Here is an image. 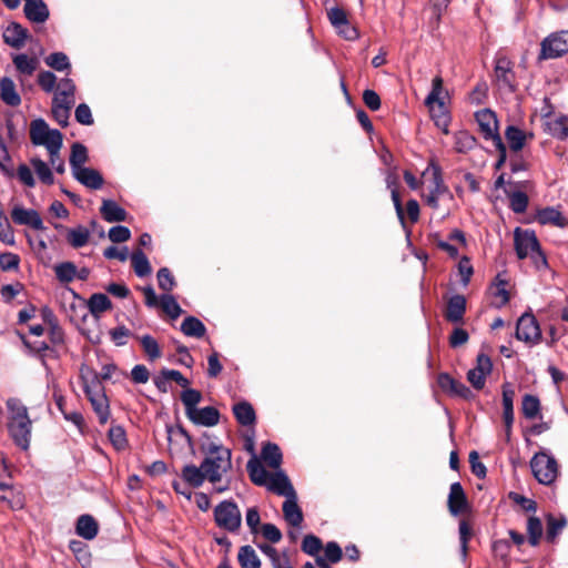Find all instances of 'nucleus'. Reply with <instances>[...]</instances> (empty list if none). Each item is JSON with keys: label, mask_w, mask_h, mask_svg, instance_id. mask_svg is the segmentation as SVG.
Instances as JSON below:
<instances>
[{"label": "nucleus", "mask_w": 568, "mask_h": 568, "mask_svg": "<svg viewBox=\"0 0 568 568\" xmlns=\"http://www.w3.org/2000/svg\"><path fill=\"white\" fill-rule=\"evenodd\" d=\"M458 532L460 541V554L463 558H466L468 550V541L471 537V529L465 520H462L459 523Z\"/></svg>", "instance_id": "bf43d9fd"}, {"label": "nucleus", "mask_w": 568, "mask_h": 568, "mask_svg": "<svg viewBox=\"0 0 568 568\" xmlns=\"http://www.w3.org/2000/svg\"><path fill=\"white\" fill-rule=\"evenodd\" d=\"M90 235L91 233L85 226L79 225L67 231V241L72 247L80 248L87 245Z\"/></svg>", "instance_id": "2f4dec72"}, {"label": "nucleus", "mask_w": 568, "mask_h": 568, "mask_svg": "<svg viewBox=\"0 0 568 568\" xmlns=\"http://www.w3.org/2000/svg\"><path fill=\"white\" fill-rule=\"evenodd\" d=\"M202 394L193 388H186L181 394V400L185 407L186 416H190L193 410L197 409L196 405L201 402Z\"/></svg>", "instance_id": "c03bdc74"}, {"label": "nucleus", "mask_w": 568, "mask_h": 568, "mask_svg": "<svg viewBox=\"0 0 568 568\" xmlns=\"http://www.w3.org/2000/svg\"><path fill=\"white\" fill-rule=\"evenodd\" d=\"M20 258L13 253H3L0 255V267L2 271H13L19 266Z\"/></svg>", "instance_id": "774afa93"}, {"label": "nucleus", "mask_w": 568, "mask_h": 568, "mask_svg": "<svg viewBox=\"0 0 568 568\" xmlns=\"http://www.w3.org/2000/svg\"><path fill=\"white\" fill-rule=\"evenodd\" d=\"M516 337L528 344L540 341L541 333L537 320L531 314H524L517 321Z\"/></svg>", "instance_id": "9b49d317"}, {"label": "nucleus", "mask_w": 568, "mask_h": 568, "mask_svg": "<svg viewBox=\"0 0 568 568\" xmlns=\"http://www.w3.org/2000/svg\"><path fill=\"white\" fill-rule=\"evenodd\" d=\"M131 237V232L126 226L116 225L109 230V239L113 243H122Z\"/></svg>", "instance_id": "e2e57ef3"}, {"label": "nucleus", "mask_w": 568, "mask_h": 568, "mask_svg": "<svg viewBox=\"0 0 568 568\" xmlns=\"http://www.w3.org/2000/svg\"><path fill=\"white\" fill-rule=\"evenodd\" d=\"M38 83L45 92H52L57 84V77L50 71H42L38 74Z\"/></svg>", "instance_id": "0e129e2a"}, {"label": "nucleus", "mask_w": 568, "mask_h": 568, "mask_svg": "<svg viewBox=\"0 0 568 568\" xmlns=\"http://www.w3.org/2000/svg\"><path fill=\"white\" fill-rule=\"evenodd\" d=\"M181 331L190 337H203L206 328L204 324L194 316L186 317L181 324Z\"/></svg>", "instance_id": "58836bf2"}, {"label": "nucleus", "mask_w": 568, "mask_h": 568, "mask_svg": "<svg viewBox=\"0 0 568 568\" xmlns=\"http://www.w3.org/2000/svg\"><path fill=\"white\" fill-rule=\"evenodd\" d=\"M74 91H75V85H74L73 81L69 78L62 79L58 83V91H57L53 100H57L58 102L63 101V102L74 103V101H73Z\"/></svg>", "instance_id": "79ce46f5"}, {"label": "nucleus", "mask_w": 568, "mask_h": 568, "mask_svg": "<svg viewBox=\"0 0 568 568\" xmlns=\"http://www.w3.org/2000/svg\"><path fill=\"white\" fill-rule=\"evenodd\" d=\"M31 164H32L36 173L38 174L39 179L43 183H45L48 185L53 184V182H54L53 174L44 161H42L41 159H32Z\"/></svg>", "instance_id": "3c124183"}, {"label": "nucleus", "mask_w": 568, "mask_h": 568, "mask_svg": "<svg viewBox=\"0 0 568 568\" xmlns=\"http://www.w3.org/2000/svg\"><path fill=\"white\" fill-rule=\"evenodd\" d=\"M494 71H495V78L501 87L508 88L509 90H514L513 64L508 58H506V57L497 58Z\"/></svg>", "instance_id": "dca6fc26"}, {"label": "nucleus", "mask_w": 568, "mask_h": 568, "mask_svg": "<svg viewBox=\"0 0 568 568\" xmlns=\"http://www.w3.org/2000/svg\"><path fill=\"white\" fill-rule=\"evenodd\" d=\"M201 452L204 454L202 469L211 484L222 481L223 475L232 468L231 450L221 444L209 442L201 445Z\"/></svg>", "instance_id": "f03ea898"}, {"label": "nucleus", "mask_w": 568, "mask_h": 568, "mask_svg": "<svg viewBox=\"0 0 568 568\" xmlns=\"http://www.w3.org/2000/svg\"><path fill=\"white\" fill-rule=\"evenodd\" d=\"M131 263L135 274L139 277H144L152 271L146 255L141 250H136L132 253Z\"/></svg>", "instance_id": "ea45409f"}, {"label": "nucleus", "mask_w": 568, "mask_h": 568, "mask_svg": "<svg viewBox=\"0 0 568 568\" xmlns=\"http://www.w3.org/2000/svg\"><path fill=\"white\" fill-rule=\"evenodd\" d=\"M26 17L34 23H43L49 18V9L43 0H28L24 4Z\"/></svg>", "instance_id": "aec40b11"}, {"label": "nucleus", "mask_w": 568, "mask_h": 568, "mask_svg": "<svg viewBox=\"0 0 568 568\" xmlns=\"http://www.w3.org/2000/svg\"><path fill=\"white\" fill-rule=\"evenodd\" d=\"M466 312V298L463 295H454L449 298L445 312V318L450 323H460Z\"/></svg>", "instance_id": "6ab92c4d"}, {"label": "nucleus", "mask_w": 568, "mask_h": 568, "mask_svg": "<svg viewBox=\"0 0 568 568\" xmlns=\"http://www.w3.org/2000/svg\"><path fill=\"white\" fill-rule=\"evenodd\" d=\"M0 98L9 106H18L21 103L20 94L17 91L16 83L9 77L0 79Z\"/></svg>", "instance_id": "5701e85b"}, {"label": "nucleus", "mask_w": 568, "mask_h": 568, "mask_svg": "<svg viewBox=\"0 0 568 568\" xmlns=\"http://www.w3.org/2000/svg\"><path fill=\"white\" fill-rule=\"evenodd\" d=\"M160 304L162 310L173 320L178 318L182 314V308L173 295L163 294L160 297Z\"/></svg>", "instance_id": "09e8293b"}, {"label": "nucleus", "mask_w": 568, "mask_h": 568, "mask_svg": "<svg viewBox=\"0 0 568 568\" xmlns=\"http://www.w3.org/2000/svg\"><path fill=\"white\" fill-rule=\"evenodd\" d=\"M72 102H63V101H52V114L55 121L62 125L65 126L68 124V120L70 116V110L72 108Z\"/></svg>", "instance_id": "37998d69"}, {"label": "nucleus", "mask_w": 568, "mask_h": 568, "mask_svg": "<svg viewBox=\"0 0 568 568\" xmlns=\"http://www.w3.org/2000/svg\"><path fill=\"white\" fill-rule=\"evenodd\" d=\"M283 515L285 520L293 527H300L303 523V513L297 505V496L288 497L283 503Z\"/></svg>", "instance_id": "b1692460"}, {"label": "nucleus", "mask_w": 568, "mask_h": 568, "mask_svg": "<svg viewBox=\"0 0 568 568\" xmlns=\"http://www.w3.org/2000/svg\"><path fill=\"white\" fill-rule=\"evenodd\" d=\"M140 343L150 361L153 362L161 357L162 353L154 337L151 335H143L140 337Z\"/></svg>", "instance_id": "49530a36"}, {"label": "nucleus", "mask_w": 568, "mask_h": 568, "mask_svg": "<svg viewBox=\"0 0 568 568\" xmlns=\"http://www.w3.org/2000/svg\"><path fill=\"white\" fill-rule=\"evenodd\" d=\"M247 471L251 480L256 485H265L267 479L270 480V474L264 469V467L256 460L251 459L247 463Z\"/></svg>", "instance_id": "a19ab883"}, {"label": "nucleus", "mask_w": 568, "mask_h": 568, "mask_svg": "<svg viewBox=\"0 0 568 568\" xmlns=\"http://www.w3.org/2000/svg\"><path fill=\"white\" fill-rule=\"evenodd\" d=\"M527 532L529 537V542L532 546L538 545L540 537L542 535V525L539 518L529 517L527 521Z\"/></svg>", "instance_id": "603ef678"}, {"label": "nucleus", "mask_w": 568, "mask_h": 568, "mask_svg": "<svg viewBox=\"0 0 568 568\" xmlns=\"http://www.w3.org/2000/svg\"><path fill=\"white\" fill-rule=\"evenodd\" d=\"M514 398L515 390L509 384L503 385V408H504V423L505 426L513 425L514 423Z\"/></svg>", "instance_id": "c756f323"}, {"label": "nucleus", "mask_w": 568, "mask_h": 568, "mask_svg": "<svg viewBox=\"0 0 568 568\" xmlns=\"http://www.w3.org/2000/svg\"><path fill=\"white\" fill-rule=\"evenodd\" d=\"M505 135L508 141L509 148L514 152H518L524 148L527 138H532L531 133L527 134L515 125H509L506 129Z\"/></svg>", "instance_id": "c85d7f7f"}, {"label": "nucleus", "mask_w": 568, "mask_h": 568, "mask_svg": "<svg viewBox=\"0 0 568 568\" xmlns=\"http://www.w3.org/2000/svg\"><path fill=\"white\" fill-rule=\"evenodd\" d=\"M11 219L18 225H28L37 231L44 230L42 219L36 210L17 205L11 211Z\"/></svg>", "instance_id": "4468645a"}, {"label": "nucleus", "mask_w": 568, "mask_h": 568, "mask_svg": "<svg viewBox=\"0 0 568 568\" xmlns=\"http://www.w3.org/2000/svg\"><path fill=\"white\" fill-rule=\"evenodd\" d=\"M491 369V359L485 354H479L476 366L467 373V379L474 388L481 389L485 385L486 376L490 374Z\"/></svg>", "instance_id": "ddd939ff"}, {"label": "nucleus", "mask_w": 568, "mask_h": 568, "mask_svg": "<svg viewBox=\"0 0 568 568\" xmlns=\"http://www.w3.org/2000/svg\"><path fill=\"white\" fill-rule=\"evenodd\" d=\"M237 559H239V562L242 568H260L261 567V560L257 557L253 547L250 545H245L240 548Z\"/></svg>", "instance_id": "c9c22d12"}, {"label": "nucleus", "mask_w": 568, "mask_h": 568, "mask_svg": "<svg viewBox=\"0 0 568 568\" xmlns=\"http://www.w3.org/2000/svg\"><path fill=\"white\" fill-rule=\"evenodd\" d=\"M475 118L485 140H491L493 143H496L497 139H501L498 133V121L493 111L489 109L480 110L476 112Z\"/></svg>", "instance_id": "f8f14e48"}, {"label": "nucleus", "mask_w": 568, "mask_h": 568, "mask_svg": "<svg viewBox=\"0 0 568 568\" xmlns=\"http://www.w3.org/2000/svg\"><path fill=\"white\" fill-rule=\"evenodd\" d=\"M75 530L80 537L91 540L98 535L99 526L91 515H81L78 518Z\"/></svg>", "instance_id": "bb28decb"}, {"label": "nucleus", "mask_w": 568, "mask_h": 568, "mask_svg": "<svg viewBox=\"0 0 568 568\" xmlns=\"http://www.w3.org/2000/svg\"><path fill=\"white\" fill-rule=\"evenodd\" d=\"M550 132L552 136L565 140L568 138V119L566 116H561L556 119L550 123Z\"/></svg>", "instance_id": "4d7b16f0"}, {"label": "nucleus", "mask_w": 568, "mask_h": 568, "mask_svg": "<svg viewBox=\"0 0 568 568\" xmlns=\"http://www.w3.org/2000/svg\"><path fill=\"white\" fill-rule=\"evenodd\" d=\"M429 169L433 171V183L428 194L424 195L426 204L433 210H439L442 204L445 206V212L442 219L450 214V203L454 202V196L448 187L444 184L440 168L430 162Z\"/></svg>", "instance_id": "39448f33"}, {"label": "nucleus", "mask_w": 568, "mask_h": 568, "mask_svg": "<svg viewBox=\"0 0 568 568\" xmlns=\"http://www.w3.org/2000/svg\"><path fill=\"white\" fill-rule=\"evenodd\" d=\"M13 64L17 71L24 75H32L39 67L38 58H30L24 53L13 57Z\"/></svg>", "instance_id": "473e14b6"}, {"label": "nucleus", "mask_w": 568, "mask_h": 568, "mask_svg": "<svg viewBox=\"0 0 568 568\" xmlns=\"http://www.w3.org/2000/svg\"><path fill=\"white\" fill-rule=\"evenodd\" d=\"M566 526L565 518H555L554 516H548L547 519V531L546 538L549 541H555L556 537L560 534V531Z\"/></svg>", "instance_id": "864d4df0"}, {"label": "nucleus", "mask_w": 568, "mask_h": 568, "mask_svg": "<svg viewBox=\"0 0 568 568\" xmlns=\"http://www.w3.org/2000/svg\"><path fill=\"white\" fill-rule=\"evenodd\" d=\"M507 282L498 275L495 282L494 295L499 300V306H504L509 302V294L506 290Z\"/></svg>", "instance_id": "69168bd1"}, {"label": "nucleus", "mask_w": 568, "mask_h": 568, "mask_svg": "<svg viewBox=\"0 0 568 568\" xmlns=\"http://www.w3.org/2000/svg\"><path fill=\"white\" fill-rule=\"evenodd\" d=\"M447 504L453 516H458L467 509V497L460 483L456 481L450 485Z\"/></svg>", "instance_id": "2eb2a0df"}, {"label": "nucleus", "mask_w": 568, "mask_h": 568, "mask_svg": "<svg viewBox=\"0 0 568 568\" xmlns=\"http://www.w3.org/2000/svg\"><path fill=\"white\" fill-rule=\"evenodd\" d=\"M454 141L455 150L458 153H466L469 150H471L476 144L475 138L466 131L457 132L454 135Z\"/></svg>", "instance_id": "a18cd8bd"}, {"label": "nucleus", "mask_w": 568, "mask_h": 568, "mask_svg": "<svg viewBox=\"0 0 568 568\" xmlns=\"http://www.w3.org/2000/svg\"><path fill=\"white\" fill-rule=\"evenodd\" d=\"M510 207L515 213H524L528 206V196L521 191H517L509 196Z\"/></svg>", "instance_id": "13d9d810"}, {"label": "nucleus", "mask_w": 568, "mask_h": 568, "mask_svg": "<svg viewBox=\"0 0 568 568\" xmlns=\"http://www.w3.org/2000/svg\"><path fill=\"white\" fill-rule=\"evenodd\" d=\"M74 115L75 120L83 125H91L93 123L91 110L85 103H81L77 106Z\"/></svg>", "instance_id": "338daca9"}, {"label": "nucleus", "mask_w": 568, "mask_h": 568, "mask_svg": "<svg viewBox=\"0 0 568 568\" xmlns=\"http://www.w3.org/2000/svg\"><path fill=\"white\" fill-rule=\"evenodd\" d=\"M8 410L7 429L12 442L22 450L30 446L32 434V420L30 419L27 406L16 397L6 402Z\"/></svg>", "instance_id": "f257e3e1"}, {"label": "nucleus", "mask_w": 568, "mask_h": 568, "mask_svg": "<svg viewBox=\"0 0 568 568\" xmlns=\"http://www.w3.org/2000/svg\"><path fill=\"white\" fill-rule=\"evenodd\" d=\"M568 52V31L554 32L540 43L538 60L557 59Z\"/></svg>", "instance_id": "1a4fd4ad"}, {"label": "nucleus", "mask_w": 568, "mask_h": 568, "mask_svg": "<svg viewBox=\"0 0 568 568\" xmlns=\"http://www.w3.org/2000/svg\"><path fill=\"white\" fill-rule=\"evenodd\" d=\"M30 139L36 145H43L50 154L51 165H55L62 146V134L59 130L50 129L43 119H36L30 125Z\"/></svg>", "instance_id": "7ed1b4c3"}, {"label": "nucleus", "mask_w": 568, "mask_h": 568, "mask_svg": "<svg viewBox=\"0 0 568 568\" xmlns=\"http://www.w3.org/2000/svg\"><path fill=\"white\" fill-rule=\"evenodd\" d=\"M187 418L195 425L212 427L219 424L220 413L215 407L206 406L193 410Z\"/></svg>", "instance_id": "f3484780"}, {"label": "nucleus", "mask_w": 568, "mask_h": 568, "mask_svg": "<svg viewBox=\"0 0 568 568\" xmlns=\"http://www.w3.org/2000/svg\"><path fill=\"white\" fill-rule=\"evenodd\" d=\"M159 287L165 292H171L175 286V280L169 268L162 267L158 272Z\"/></svg>", "instance_id": "052dcab7"}, {"label": "nucleus", "mask_w": 568, "mask_h": 568, "mask_svg": "<svg viewBox=\"0 0 568 568\" xmlns=\"http://www.w3.org/2000/svg\"><path fill=\"white\" fill-rule=\"evenodd\" d=\"M443 84H444V81L440 75H437L433 79L432 90H430L429 94L427 95L425 103L429 108L430 112L434 111V105L435 104L437 105L439 114L437 115L436 124L438 126L443 124L444 125L443 132L447 134L448 133L447 116L445 114V106H444V100H443V94H444L445 90H444Z\"/></svg>", "instance_id": "9d476101"}, {"label": "nucleus", "mask_w": 568, "mask_h": 568, "mask_svg": "<svg viewBox=\"0 0 568 568\" xmlns=\"http://www.w3.org/2000/svg\"><path fill=\"white\" fill-rule=\"evenodd\" d=\"M537 221L540 224H551L558 227L568 225V220L561 214L560 211L554 207H546L538 212Z\"/></svg>", "instance_id": "cd10ccee"}, {"label": "nucleus", "mask_w": 568, "mask_h": 568, "mask_svg": "<svg viewBox=\"0 0 568 568\" xmlns=\"http://www.w3.org/2000/svg\"><path fill=\"white\" fill-rule=\"evenodd\" d=\"M57 280L60 283H71L77 276V266L72 262H62L53 266Z\"/></svg>", "instance_id": "4c0bfd02"}, {"label": "nucleus", "mask_w": 568, "mask_h": 568, "mask_svg": "<svg viewBox=\"0 0 568 568\" xmlns=\"http://www.w3.org/2000/svg\"><path fill=\"white\" fill-rule=\"evenodd\" d=\"M0 240L9 245L14 244L13 231L10 226L8 217L3 214L0 209Z\"/></svg>", "instance_id": "6e6d98bb"}, {"label": "nucleus", "mask_w": 568, "mask_h": 568, "mask_svg": "<svg viewBox=\"0 0 568 568\" xmlns=\"http://www.w3.org/2000/svg\"><path fill=\"white\" fill-rule=\"evenodd\" d=\"M268 488L277 495L286 498L294 497L296 495L288 477L283 471H277L270 476Z\"/></svg>", "instance_id": "a211bd4d"}, {"label": "nucleus", "mask_w": 568, "mask_h": 568, "mask_svg": "<svg viewBox=\"0 0 568 568\" xmlns=\"http://www.w3.org/2000/svg\"><path fill=\"white\" fill-rule=\"evenodd\" d=\"M263 462L271 468L277 469L282 464V453L280 447L273 443H266L261 452Z\"/></svg>", "instance_id": "7c9ffc66"}, {"label": "nucleus", "mask_w": 568, "mask_h": 568, "mask_svg": "<svg viewBox=\"0 0 568 568\" xmlns=\"http://www.w3.org/2000/svg\"><path fill=\"white\" fill-rule=\"evenodd\" d=\"M83 390L99 419V423L104 425L110 419V404L104 393V387L101 384H97L93 387L89 384V381L82 375Z\"/></svg>", "instance_id": "0eeeda50"}, {"label": "nucleus", "mask_w": 568, "mask_h": 568, "mask_svg": "<svg viewBox=\"0 0 568 568\" xmlns=\"http://www.w3.org/2000/svg\"><path fill=\"white\" fill-rule=\"evenodd\" d=\"M233 413L235 415L236 420L243 426L254 424L256 418L252 405L247 402H241L235 404L233 407Z\"/></svg>", "instance_id": "72a5a7b5"}, {"label": "nucleus", "mask_w": 568, "mask_h": 568, "mask_svg": "<svg viewBox=\"0 0 568 568\" xmlns=\"http://www.w3.org/2000/svg\"><path fill=\"white\" fill-rule=\"evenodd\" d=\"M521 410L526 418H536L540 410L539 399L534 395H525L523 398Z\"/></svg>", "instance_id": "de8ad7c7"}, {"label": "nucleus", "mask_w": 568, "mask_h": 568, "mask_svg": "<svg viewBox=\"0 0 568 568\" xmlns=\"http://www.w3.org/2000/svg\"><path fill=\"white\" fill-rule=\"evenodd\" d=\"M530 467L536 479L544 485L554 483L558 475L556 459L546 453H537L531 458Z\"/></svg>", "instance_id": "6e6552de"}, {"label": "nucleus", "mask_w": 568, "mask_h": 568, "mask_svg": "<svg viewBox=\"0 0 568 568\" xmlns=\"http://www.w3.org/2000/svg\"><path fill=\"white\" fill-rule=\"evenodd\" d=\"M214 521L219 528L229 532H236L242 525V515L233 500H223L214 508Z\"/></svg>", "instance_id": "423d86ee"}, {"label": "nucleus", "mask_w": 568, "mask_h": 568, "mask_svg": "<svg viewBox=\"0 0 568 568\" xmlns=\"http://www.w3.org/2000/svg\"><path fill=\"white\" fill-rule=\"evenodd\" d=\"M72 174L77 181L89 189L98 190L103 185L102 175L94 169L82 168Z\"/></svg>", "instance_id": "393cba45"}, {"label": "nucleus", "mask_w": 568, "mask_h": 568, "mask_svg": "<svg viewBox=\"0 0 568 568\" xmlns=\"http://www.w3.org/2000/svg\"><path fill=\"white\" fill-rule=\"evenodd\" d=\"M515 250L520 260L530 257L537 268L546 267V256L540 251L539 242L534 231L517 227L514 233Z\"/></svg>", "instance_id": "20e7f679"}, {"label": "nucleus", "mask_w": 568, "mask_h": 568, "mask_svg": "<svg viewBox=\"0 0 568 568\" xmlns=\"http://www.w3.org/2000/svg\"><path fill=\"white\" fill-rule=\"evenodd\" d=\"M100 212L102 217L109 223L122 222L126 219L125 210L112 200H104Z\"/></svg>", "instance_id": "a878e982"}, {"label": "nucleus", "mask_w": 568, "mask_h": 568, "mask_svg": "<svg viewBox=\"0 0 568 568\" xmlns=\"http://www.w3.org/2000/svg\"><path fill=\"white\" fill-rule=\"evenodd\" d=\"M109 439L118 450L124 449L126 447L128 440L125 432L121 426H112L109 429Z\"/></svg>", "instance_id": "5fc2aeb1"}, {"label": "nucleus", "mask_w": 568, "mask_h": 568, "mask_svg": "<svg viewBox=\"0 0 568 568\" xmlns=\"http://www.w3.org/2000/svg\"><path fill=\"white\" fill-rule=\"evenodd\" d=\"M45 63L57 71H64L70 69V61L65 53L54 52L45 58Z\"/></svg>", "instance_id": "8fccbe9b"}, {"label": "nucleus", "mask_w": 568, "mask_h": 568, "mask_svg": "<svg viewBox=\"0 0 568 568\" xmlns=\"http://www.w3.org/2000/svg\"><path fill=\"white\" fill-rule=\"evenodd\" d=\"M322 549V541L314 535H306L303 539L302 550L310 555L315 556Z\"/></svg>", "instance_id": "680f3d73"}, {"label": "nucleus", "mask_w": 568, "mask_h": 568, "mask_svg": "<svg viewBox=\"0 0 568 568\" xmlns=\"http://www.w3.org/2000/svg\"><path fill=\"white\" fill-rule=\"evenodd\" d=\"M181 478L185 484L193 488L201 487L204 481L207 480L204 469H202V465L195 466L193 464L183 466L181 469Z\"/></svg>", "instance_id": "4be33fe9"}, {"label": "nucleus", "mask_w": 568, "mask_h": 568, "mask_svg": "<svg viewBox=\"0 0 568 568\" xmlns=\"http://www.w3.org/2000/svg\"><path fill=\"white\" fill-rule=\"evenodd\" d=\"M27 38L28 30L14 22L10 23L3 32L4 42L14 49L22 48Z\"/></svg>", "instance_id": "412c9836"}, {"label": "nucleus", "mask_w": 568, "mask_h": 568, "mask_svg": "<svg viewBox=\"0 0 568 568\" xmlns=\"http://www.w3.org/2000/svg\"><path fill=\"white\" fill-rule=\"evenodd\" d=\"M88 161V150L87 148L79 142L72 144L71 154H70V166L72 173L84 168L83 164Z\"/></svg>", "instance_id": "f704fd0d"}, {"label": "nucleus", "mask_w": 568, "mask_h": 568, "mask_svg": "<svg viewBox=\"0 0 568 568\" xmlns=\"http://www.w3.org/2000/svg\"><path fill=\"white\" fill-rule=\"evenodd\" d=\"M88 307L94 317H99L101 313L112 307V303L105 294L95 293L89 298Z\"/></svg>", "instance_id": "e433bc0d"}]
</instances>
